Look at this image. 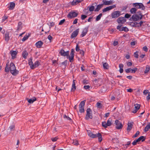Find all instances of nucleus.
<instances>
[{"label": "nucleus", "instance_id": "nucleus-20", "mask_svg": "<svg viewBox=\"0 0 150 150\" xmlns=\"http://www.w3.org/2000/svg\"><path fill=\"white\" fill-rule=\"evenodd\" d=\"M133 125L132 123H128V126L127 128V130L128 132L132 129Z\"/></svg>", "mask_w": 150, "mask_h": 150}, {"label": "nucleus", "instance_id": "nucleus-5", "mask_svg": "<svg viewBox=\"0 0 150 150\" xmlns=\"http://www.w3.org/2000/svg\"><path fill=\"white\" fill-rule=\"evenodd\" d=\"M112 120V119L110 118L107 121V122L105 121L102 122V126L105 128H106L108 126H110L112 124L111 123Z\"/></svg>", "mask_w": 150, "mask_h": 150}, {"label": "nucleus", "instance_id": "nucleus-39", "mask_svg": "<svg viewBox=\"0 0 150 150\" xmlns=\"http://www.w3.org/2000/svg\"><path fill=\"white\" fill-rule=\"evenodd\" d=\"M136 13H135L138 16H142V17L143 18V17L144 15H143L141 13V11H138L137 12H136Z\"/></svg>", "mask_w": 150, "mask_h": 150}, {"label": "nucleus", "instance_id": "nucleus-24", "mask_svg": "<svg viewBox=\"0 0 150 150\" xmlns=\"http://www.w3.org/2000/svg\"><path fill=\"white\" fill-rule=\"evenodd\" d=\"M103 4H101L98 5L96 8L94 10L95 11H98L101 9V8L103 6Z\"/></svg>", "mask_w": 150, "mask_h": 150}, {"label": "nucleus", "instance_id": "nucleus-59", "mask_svg": "<svg viewBox=\"0 0 150 150\" xmlns=\"http://www.w3.org/2000/svg\"><path fill=\"white\" fill-rule=\"evenodd\" d=\"M66 56H67V58H69V51L65 52Z\"/></svg>", "mask_w": 150, "mask_h": 150}, {"label": "nucleus", "instance_id": "nucleus-51", "mask_svg": "<svg viewBox=\"0 0 150 150\" xmlns=\"http://www.w3.org/2000/svg\"><path fill=\"white\" fill-rule=\"evenodd\" d=\"M78 4L76 2V0H74L71 3V5H75Z\"/></svg>", "mask_w": 150, "mask_h": 150}, {"label": "nucleus", "instance_id": "nucleus-52", "mask_svg": "<svg viewBox=\"0 0 150 150\" xmlns=\"http://www.w3.org/2000/svg\"><path fill=\"white\" fill-rule=\"evenodd\" d=\"M132 69L131 68H128L127 69H126L125 70V72L127 73H129L131 71Z\"/></svg>", "mask_w": 150, "mask_h": 150}, {"label": "nucleus", "instance_id": "nucleus-13", "mask_svg": "<svg viewBox=\"0 0 150 150\" xmlns=\"http://www.w3.org/2000/svg\"><path fill=\"white\" fill-rule=\"evenodd\" d=\"M126 20L125 18L122 17H120L118 18L117 21L118 23L123 24L126 22Z\"/></svg>", "mask_w": 150, "mask_h": 150}, {"label": "nucleus", "instance_id": "nucleus-27", "mask_svg": "<svg viewBox=\"0 0 150 150\" xmlns=\"http://www.w3.org/2000/svg\"><path fill=\"white\" fill-rule=\"evenodd\" d=\"M146 137H145L144 136H141L139 137L138 139H137L138 142L141 141L142 142H143L144 141Z\"/></svg>", "mask_w": 150, "mask_h": 150}, {"label": "nucleus", "instance_id": "nucleus-12", "mask_svg": "<svg viewBox=\"0 0 150 150\" xmlns=\"http://www.w3.org/2000/svg\"><path fill=\"white\" fill-rule=\"evenodd\" d=\"M115 123L116 125V127L117 129H120L122 128L123 125L118 120H116L115 121Z\"/></svg>", "mask_w": 150, "mask_h": 150}, {"label": "nucleus", "instance_id": "nucleus-9", "mask_svg": "<svg viewBox=\"0 0 150 150\" xmlns=\"http://www.w3.org/2000/svg\"><path fill=\"white\" fill-rule=\"evenodd\" d=\"M78 15V13L74 11H71L68 14L67 16L69 18H72L76 17Z\"/></svg>", "mask_w": 150, "mask_h": 150}, {"label": "nucleus", "instance_id": "nucleus-43", "mask_svg": "<svg viewBox=\"0 0 150 150\" xmlns=\"http://www.w3.org/2000/svg\"><path fill=\"white\" fill-rule=\"evenodd\" d=\"M15 126L14 125H12L10 126L9 128L11 131H13L14 130Z\"/></svg>", "mask_w": 150, "mask_h": 150}, {"label": "nucleus", "instance_id": "nucleus-55", "mask_svg": "<svg viewBox=\"0 0 150 150\" xmlns=\"http://www.w3.org/2000/svg\"><path fill=\"white\" fill-rule=\"evenodd\" d=\"M137 68H135L133 69H132L131 71L132 73H134L137 70Z\"/></svg>", "mask_w": 150, "mask_h": 150}, {"label": "nucleus", "instance_id": "nucleus-58", "mask_svg": "<svg viewBox=\"0 0 150 150\" xmlns=\"http://www.w3.org/2000/svg\"><path fill=\"white\" fill-rule=\"evenodd\" d=\"M138 142V141H137V140H134L133 142H132V144L133 145H136L137 144V143Z\"/></svg>", "mask_w": 150, "mask_h": 150}, {"label": "nucleus", "instance_id": "nucleus-45", "mask_svg": "<svg viewBox=\"0 0 150 150\" xmlns=\"http://www.w3.org/2000/svg\"><path fill=\"white\" fill-rule=\"evenodd\" d=\"M97 107L98 108H101L102 107V105L100 103L97 102L96 104Z\"/></svg>", "mask_w": 150, "mask_h": 150}, {"label": "nucleus", "instance_id": "nucleus-26", "mask_svg": "<svg viewBox=\"0 0 150 150\" xmlns=\"http://www.w3.org/2000/svg\"><path fill=\"white\" fill-rule=\"evenodd\" d=\"M40 62L38 61H35L34 64V67L33 68V69L38 67L39 65H40Z\"/></svg>", "mask_w": 150, "mask_h": 150}, {"label": "nucleus", "instance_id": "nucleus-63", "mask_svg": "<svg viewBox=\"0 0 150 150\" xmlns=\"http://www.w3.org/2000/svg\"><path fill=\"white\" fill-rule=\"evenodd\" d=\"M83 83L84 84H87L88 83V81L86 79H84L83 81Z\"/></svg>", "mask_w": 150, "mask_h": 150}, {"label": "nucleus", "instance_id": "nucleus-19", "mask_svg": "<svg viewBox=\"0 0 150 150\" xmlns=\"http://www.w3.org/2000/svg\"><path fill=\"white\" fill-rule=\"evenodd\" d=\"M11 54V55L12 58L13 59L16 57V56L17 53V52L16 51L11 50L10 51Z\"/></svg>", "mask_w": 150, "mask_h": 150}, {"label": "nucleus", "instance_id": "nucleus-35", "mask_svg": "<svg viewBox=\"0 0 150 150\" xmlns=\"http://www.w3.org/2000/svg\"><path fill=\"white\" fill-rule=\"evenodd\" d=\"M15 6V4L14 2H12L10 3V8L11 9H13Z\"/></svg>", "mask_w": 150, "mask_h": 150}, {"label": "nucleus", "instance_id": "nucleus-57", "mask_svg": "<svg viewBox=\"0 0 150 150\" xmlns=\"http://www.w3.org/2000/svg\"><path fill=\"white\" fill-rule=\"evenodd\" d=\"M76 50L77 52L79 51V50H80V49L79 48V46L78 45H77L76 47Z\"/></svg>", "mask_w": 150, "mask_h": 150}, {"label": "nucleus", "instance_id": "nucleus-38", "mask_svg": "<svg viewBox=\"0 0 150 150\" xmlns=\"http://www.w3.org/2000/svg\"><path fill=\"white\" fill-rule=\"evenodd\" d=\"M22 23L21 22H19L18 24V30H20L22 28Z\"/></svg>", "mask_w": 150, "mask_h": 150}, {"label": "nucleus", "instance_id": "nucleus-42", "mask_svg": "<svg viewBox=\"0 0 150 150\" xmlns=\"http://www.w3.org/2000/svg\"><path fill=\"white\" fill-rule=\"evenodd\" d=\"M95 7L94 6H92L89 8V10L90 11H94Z\"/></svg>", "mask_w": 150, "mask_h": 150}, {"label": "nucleus", "instance_id": "nucleus-21", "mask_svg": "<svg viewBox=\"0 0 150 150\" xmlns=\"http://www.w3.org/2000/svg\"><path fill=\"white\" fill-rule=\"evenodd\" d=\"M103 4L106 5H111L112 3V1L111 0L106 1L105 0H103Z\"/></svg>", "mask_w": 150, "mask_h": 150}, {"label": "nucleus", "instance_id": "nucleus-31", "mask_svg": "<svg viewBox=\"0 0 150 150\" xmlns=\"http://www.w3.org/2000/svg\"><path fill=\"white\" fill-rule=\"evenodd\" d=\"M137 11V9L135 7L132 8L130 10V12L131 14L135 13Z\"/></svg>", "mask_w": 150, "mask_h": 150}, {"label": "nucleus", "instance_id": "nucleus-28", "mask_svg": "<svg viewBox=\"0 0 150 150\" xmlns=\"http://www.w3.org/2000/svg\"><path fill=\"white\" fill-rule=\"evenodd\" d=\"M124 67V65L122 64H119V67L120 68L119 71L120 73H122L123 71V69Z\"/></svg>", "mask_w": 150, "mask_h": 150}, {"label": "nucleus", "instance_id": "nucleus-11", "mask_svg": "<svg viewBox=\"0 0 150 150\" xmlns=\"http://www.w3.org/2000/svg\"><path fill=\"white\" fill-rule=\"evenodd\" d=\"M122 25H118L117 27V29L119 31H124L127 32L129 31L128 29L126 27H122Z\"/></svg>", "mask_w": 150, "mask_h": 150}, {"label": "nucleus", "instance_id": "nucleus-64", "mask_svg": "<svg viewBox=\"0 0 150 150\" xmlns=\"http://www.w3.org/2000/svg\"><path fill=\"white\" fill-rule=\"evenodd\" d=\"M73 143L75 145H77L78 144V142L77 140H73Z\"/></svg>", "mask_w": 150, "mask_h": 150}, {"label": "nucleus", "instance_id": "nucleus-25", "mask_svg": "<svg viewBox=\"0 0 150 150\" xmlns=\"http://www.w3.org/2000/svg\"><path fill=\"white\" fill-rule=\"evenodd\" d=\"M138 23L137 22H130V25L132 27H139L138 26Z\"/></svg>", "mask_w": 150, "mask_h": 150}, {"label": "nucleus", "instance_id": "nucleus-49", "mask_svg": "<svg viewBox=\"0 0 150 150\" xmlns=\"http://www.w3.org/2000/svg\"><path fill=\"white\" fill-rule=\"evenodd\" d=\"M87 17L86 15H82L81 16V18L82 20H84Z\"/></svg>", "mask_w": 150, "mask_h": 150}, {"label": "nucleus", "instance_id": "nucleus-3", "mask_svg": "<svg viewBox=\"0 0 150 150\" xmlns=\"http://www.w3.org/2000/svg\"><path fill=\"white\" fill-rule=\"evenodd\" d=\"M133 6L137 9H141L142 10H144L145 9V7L142 3H136L133 4Z\"/></svg>", "mask_w": 150, "mask_h": 150}, {"label": "nucleus", "instance_id": "nucleus-34", "mask_svg": "<svg viewBox=\"0 0 150 150\" xmlns=\"http://www.w3.org/2000/svg\"><path fill=\"white\" fill-rule=\"evenodd\" d=\"M36 100V98L35 97H34L32 99H29L28 100V102L30 103H32L34 101H35Z\"/></svg>", "mask_w": 150, "mask_h": 150}, {"label": "nucleus", "instance_id": "nucleus-50", "mask_svg": "<svg viewBox=\"0 0 150 150\" xmlns=\"http://www.w3.org/2000/svg\"><path fill=\"white\" fill-rule=\"evenodd\" d=\"M86 90H89L90 88V86L89 85L84 86L83 87Z\"/></svg>", "mask_w": 150, "mask_h": 150}, {"label": "nucleus", "instance_id": "nucleus-4", "mask_svg": "<svg viewBox=\"0 0 150 150\" xmlns=\"http://www.w3.org/2000/svg\"><path fill=\"white\" fill-rule=\"evenodd\" d=\"M93 118L92 112L91 109L89 108L86 110V114L85 116V119L88 120L89 119H92Z\"/></svg>", "mask_w": 150, "mask_h": 150}, {"label": "nucleus", "instance_id": "nucleus-30", "mask_svg": "<svg viewBox=\"0 0 150 150\" xmlns=\"http://www.w3.org/2000/svg\"><path fill=\"white\" fill-rule=\"evenodd\" d=\"M28 55V53L26 52V51H24L22 53L23 57L24 59H26L27 56Z\"/></svg>", "mask_w": 150, "mask_h": 150}, {"label": "nucleus", "instance_id": "nucleus-10", "mask_svg": "<svg viewBox=\"0 0 150 150\" xmlns=\"http://www.w3.org/2000/svg\"><path fill=\"white\" fill-rule=\"evenodd\" d=\"M74 52V49H72L70 52V55L69 56V59L70 62H72L73 61Z\"/></svg>", "mask_w": 150, "mask_h": 150}, {"label": "nucleus", "instance_id": "nucleus-1", "mask_svg": "<svg viewBox=\"0 0 150 150\" xmlns=\"http://www.w3.org/2000/svg\"><path fill=\"white\" fill-rule=\"evenodd\" d=\"M9 67L8 65L7 64L5 68V71L6 72H8L10 71L11 73L13 76H16L18 74L19 71L16 69V67L13 62H11Z\"/></svg>", "mask_w": 150, "mask_h": 150}, {"label": "nucleus", "instance_id": "nucleus-54", "mask_svg": "<svg viewBox=\"0 0 150 150\" xmlns=\"http://www.w3.org/2000/svg\"><path fill=\"white\" fill-rule=\"evenodd\" d=\"M65 21V19L61 20L59 23V25H62L64 22Z\"/></svg>", "mask_w": 150, "mask_h": 150}, {"label": "nucleus", "instance_id": "nucleus-6", "mask_svg": "<svg viewBox=\"0 0 150 150\" xmlns=\"http://www.w3.org/2000/svg\"><path fill=\"white\" fill-rule=\"evenodd\" d=\"M89 137L93 138H96L98 137V141L99 142H100L102 141V135L101 134L99 133H98L97 134H94L92 133Z\"/></svg>", "mask_w": 150, "mask_h": 150}, {"label": "nucleus", "instance_id": "nucleus-23", "mask_svg": "<svg viewBox=\"0 0 150 150\" xmlns=\"http://www.w3.org/2000/svg\"><path fill=\"white\" fill-rule=\"evenodd\" d=\"M75 80H73V83L72 85V88L71 89V92H74L76 88V87L75 86Z\"/></svg>", "mask_w": 150, "mask_h": 150}, {"label": "nucleus", "instance_id": "nucleus-40", "mask_svg": "<svg viewBox=\"0 0 150 150\" xmlns=\"http://www.w3.org/2000/svg\"><path fill=\"white\" fill-rule=\"evenodd\" d=\"M135 109L138 110L140 108V105L139 104H134Z\"/></svg>", "mask_w": 150, "mask_h": 150}, {"label": "nucleus", "instance_id": "nucleus-8", "mask_svg": "<svg viewBox=\"0 0 150 150\" xmlns=\"http://www.w3.org/2000/svg\"><path fill=\"white\" fill-rule=\"evenodd\" d=\"M85 101V100L81 101L79 105V111L81 113L84 112V106Z\"/></svg>", "mask_w": 150, "mask_h": 150}, {"label": "nucleus", "instance_id": "nucleus-33", "mask_svg": "<svg viewBox=\"0 0 150 150\" xmlns=\"http://www.w3.org/2000/svg\"><path fill=\"white\" fill-rule=\"evenodd\" d=\"M103 67L105 69H108V63L106 62L103 64Z\"/></svg>", "mask_w": 150, "mask_h": 150}, {"label": "nucleus", "instance_id": "nucleus-18", "mask_svg": "<svg viewBox=\"0 0 150 150\" xmlns=\"http://www.w3.org/2000/svg\"><path fill=\"white\" fill-rule=\"evenodd\" d=\"M43 44V42L42 41H39L35 44V45L38 48H40Z\"/></svg>", "mask_w": 150, "mask_h": 150}, {"label": "nucleus", "instance_id": "nucleus-47", "mask_svg": "<svg viewBox=\"0 0 150 150\" xmlns=\"http://www.w3.org/2000/svg\"><path fill=\"white\" fill-rule=\"evenodd\" d=\"M64 119H66L67 120L70 121L71 120V118L67 116L66 115H65L64 116Z\"/></svg>", "mask_w": 150, "mask_h": 150}, {"label": "nucleus", "instance_id": "nucleus-2", "mask_svg": "<svg viewBox=\"0 0 150 150\" xmlns=\"http://www.w3.org/2000/svg\"><path fill=\"white\" fill-rule=\"evenodd\" d=\"M142 16H139L135 14L133 15L130 18L129 20L131 21H133L134 22L138 21L142 19Z\"/></svg>", "mask_w": 150, "mask_h": 150}, {"label": "nucleus", "instance_id": "nucleus-29", "mask_svg": "<svg viewBox=\"0 0 150 150\" xmlns=\"http://www.w3.org/2000/svg\"><path fill=\"white\" fill-rule=\"evenodd\" d=\"M150 129V122L145 127L144 131L145 132H146L148 131L149 129Z\"/></svg>", "mask_w": 150, "mask_h": 150}, {"label": "nucleus", "instance_id": "nucleus-53", "mask_svg": "<svg viewBox=\"0 0 150 150\" xmlns=\"http://www.w3.org/2000/svg\"><path fill=\"white\" fill-rule=\"evenodd\" d=\"M67 62L68 61L67 60H65L64 62L62 63V65H63L65 66H66L67 64Z\"/></svg>", "mask_w": 150, "mask_h": 150}, {"label": "nucleus", "instance_id": "nucleus-17", "mask_svg": "<svg viewBox=\"0 0 150 150\" xmlns=\"http://www.w3.org/2000/svg\"><path fill=\"white\" fill-rule=\"evenodd\" d=\"M28 64L30 66V67L31 69H33L34 67L33 62L32 61V57H31L28 60Z\"/></svg>", "mask_w": 150, "mask_h": 150}, {"label": "nucleus", "instance_id": "nucleus-32", "mask_svg": "<svg viewBox=\"0 0 150 150\" xmlns=\"http://www.w3.org/2000/svg\"><path fill=\"white\" fill-rule=\"evenodd\" d=\"M61 55L63 56H66L65 52L63 49H61L59 52Z\"/></svg>", "mask_w": 150, "mask_h": 150}, {"label": "nucleus", "instance_id": "nucleus-62", "mask_svg": "<svg viewBox=\"0 0 150 150\" xmlns=\"http://www.w3.org/2000/svg\"><path fill=\"white\" fill-rule=\"evenodd\" d=\"M143 50L145 52H147L148 51V48L146 46L144 47H143Z\"/></svg>", "mask_w": 150, "mask_h": 150}, {"label": "nucleus", "instance_id": "nucleus-15", "mask_svg": "<svg viewBox=\"0 0 150 150\" xmlns=\"http://www.w3.org/2000/svg\"><path fill=\"white\" fill-rule=\"evenodd\" d=\"M79 31V29L78 28L74 31L72 33L71 36V39L75 38L78 35Z\"/></svg>", "mask_w": 150, "mask_h": 150}, {"label": "nucleus", "instance_id": "nucleus-22", "mask_svg": "<svg viewBox=\"0 0 150 150\" xmlns=\"http://www.w3.org/2000/svg\"><path fill=\"white\" fill-rule=\"evenodd\" d=\"M4 38L5 40L8 42L9 40V33L6 32V33L4 35Z\"/></svg>", "mask_w": 150, "mask_h": 150}, {"label": "nucleus", "instance_id": "nucleus-46", "mask_svg": "<svg viewBox=\"0 0 150 150\" xmlns=\"http://www.w3.org/2000/svg\"><path fill=\"white\" fill-rule=\"evenodd\" d=\"M138 51H136L134 53V57L136 58H138Z\"/></svg>", "mask_w": 150, "mask_h": 150}, {"label": "nucleus", "instance_id": "nucleus-7", "mask_svg": "<svg viewBox=\"0 0 150 150\" xmlns=\"http://www.w3.org/2000/svg\"><path fill=\"white\" fill-rule=\"evenodd\" d=\"M121 15V12L118 11H113L111 14V16L112 18H117Z\"/></svg>", "mask_w": 150, "mask_h": 150}, {"label": "nucleus", "instance_id": "nucleus-41", "mask_svg": "<svg viewBox=\"0 0 150 150\" xmlns=\"http://www.w3.org/2000/svg\"><path fill=\"white\" fill-rule=\"evenodd\" d=\"M29 37V35H25L22 39V41H24L27 40Z\"/></svg>", "mask_w": 150, "mask_h": 150}, {"label": "nucleus", "instance_id": "nucleus-61", "mask_svg": "<svg viewBox=\"0 0 150 150\" xmlns=\"http://www.w3.org/2000/svg\"><path fill=\"white\" fill-rule=\"evenodd\" d=\"M144 22L141 21L139 23H138V26H139V27H141Z\"/></svg>", "mask_w": 150, "mask_h": 150}, {"label": "nucleus", "instance_id": "nucleus-37", "mask_svg": "<svg viewBox=\"0 0 150 150\" xmlns=\"http://www.w3.org/2000/svg\"><path fill=\"white\" fill-rule=\"evenodd\" d=\"M102 16V13H100L98 16L96 18V21H98L100 20L101 17Z\"/></svg>", "mask_w": 150, "mask_h": 150}, {"label": "nucleus", "instance_id": "nucleus-48", "mask_svg": "<svg viewBox=\"0 0 150 150\" xmlns=\"http://www.w3.org/2000/svg\"><path fill=\"white\" fill-rule=\"evenodd\" d=\"M131 16V15L130 14H129L128 13H126L124 17L125 18H130V17Z\"/></svg>", "mask_w": 150, "mask_h": 150}, {"label": "nucleus", "instance_id": "nucleus-14", "mask_svg": "<svg viewBox=\"0 0 150 150\" xmlns=\"http://www.w3.org/2000/svg\"><path fill=\"white\" fill-rule=\"evenodd\" d=\"M116 7V6L115 5H114L112 6H110L108 7H106L104 8L102 11L103 12H106L107 11H109L114 8H115Z\"/></svg>", "mask_w": 150, "mask_h": 150}, {"label": "nucleus", "instance_id": "nucleus-44", "mask_svg": "<svg viewBox=\"0 0 150 150\" xmlns=\"http://www.w3.org/2000/svg\"><path fill=\"white\" fill-rule=\"evenodd\" d=\"M140 132L139 131H137L135 134L132 136L133 138H135L137 137L138 135L139 134Z\"/></svg>", "mask_w": 150, "mask_h": 150}, {"label": "nucleus", "instance_id": "nucleus-36", "mask_svg": "<svg viewBox=\"0 0 150 150\" xmlns=\"http://www.w3.org/2000/svg\"><path fill=\"white\" fill-rule=\"evenodd\" d=\"M150 70V67L148 65H147L146 66V69L144 71V73L145 74L147 73Z\"/></svg>", "mask_w": 150, "mask_h": 150}, {"label": "nucleus", "instance_id": "nucleus-16", "mask_svg": "<svg viewBox=\"0 0 150 150\" xmlns=\"http://www.w3.org/2000/svg\"><path fill=\"white\" fill-rule=\"evenodd\" d=\"M88 26L85 27L83 30V32L82 33V34H81L80 36L81 37H84L87 34L88 30Z\"/></svg>", "mask_w": 150, "mask_h": 150}, {"label": "nucleus", "instance_id": "nucleus-56", "mask_svg": "<svg viewBox=\"0 0 150 150\" xmlns=\"http://www.w3.org/2000/svg\"><path fill=\"white\" fill-rule=\"evenodd\" d=\"M80 53L81 55V56L83 57L84 55V52L83 50H80Z\"/></svg>", "mask_w": 150, "mask_h": 150}, {"label": "nucleus", "instance_id": "nucleus-60", "mask_svg": "<svg viewBox=\"0 0 150 150\" xmlns=\"http://www.w3.org/2000/svg\"><path fill=\"white\" fill-rule=\"evenodd\" d=\"M105 88V87L104 86H103L102 87L101 89V92H105L106 91V89L105 88Z\"/></svg>", "mask_w": 150, "mask_h": 150}]
</instances>
